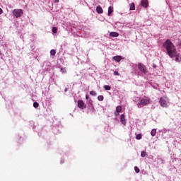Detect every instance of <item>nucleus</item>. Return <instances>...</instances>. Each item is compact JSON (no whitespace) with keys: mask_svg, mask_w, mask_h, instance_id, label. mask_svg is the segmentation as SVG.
Listing matches in <instances>:
<instances>
[{"mask_svg":"<svg viewBox=\"0 0 181 181\" xmlns=\"http://www.w3.org/2000/svg\"><path fill=\"white\" fill-rule=\"evenodd\" d=\"M78 107L81 110H86L87 105H86L83 100H78Z\"/></svg>","mask_w":181,"mask_h":181,"instance_id":"6","label":"nucleus"},{"mask_svg":"<svg viewBox=\"0 0 181 181\" xmlns=\"http://www.w3.org/2000/svg\"><path fill=\"white\" fill-rule=\"evenodd\" d=\"M141 158H145V156H146V152L142 151L141 153Z\"/></svg>","mask_w":181,"mask_h":181,"instance_id":"19","label":"nucleus"},{"mask_svg":"<svg viewBox=\"0 0 181 181\" xmlns=\"http://www.w3.org/2000/svg\"><path fill=\"white\" fill-rule=\"evenodd\" d=\"M50 54H51V56H55L56 55V50L52 49L50 51Z\"/></svg>","mask_w":181,"mask_h":181,"instance_id":"18","label":"nucleus"},{"mask_svg":"<svg viewBox=\"0 0 181 181\" xmlns=\"http://www.w3.org/2000/svg\"><path fill=\"white\" fill-rule=\"evenodd\" d=\"M134 170L136 173H139V168H138L137 166L134 167Z\"/></svg>","mask_w":181,"mask_h":181,"instance_id":"23","label":"nucleus"},{"mask_svg":"<svg viewBox=\"0 0 181 181\" xmlns=\"http://www.w3.org/2000/svg\"><path fill=\"white\" fill-rule=\"evenodd\" d=\"M90 95L95 96V95H97V93H95V91L91 90V91L90 92Z\"/></svg>","mask_w":181,"mask_h":181,"instance_id":"20","label":"nucleus"},{"mask_svg":"<svg viewBox=\"0 0 181 181\" xmlns=\"http://www.w3.org/2000/svg\"><path fill=\"white\" fill-rule=\"evenodd\" d=\"M96 12H98V13H103V8L101 6H97Z\"/></svg>","mask_w":181,"mask_h":181,"instance_id":"12","label":"nucleus"},{"mask_svg":"<svg viewBox=\"0 0 181 181\" xmlns=\"http://www.w3.org/2000/svg\"><path fill=\"white\" fill-rule=\"evenodd\" d=\"M116 111L117 112H121V111H122V107H121V106H117V107H116Z\"/></svg>","mask_w":181,"mask_h":181,"instance_id":"16","label":"nucleus"},{"mask_svg":"<svg viewBox=\"0 0 181 181\" xmlns=\"http://www.w3.org/2000/svg\"><path fill=\"white\" fill-rule=\"evenodd\" d=\"M110 36L111 37H118L119 36V34L117 32H111L110 33Z\"/></svg>","mask_w":181,"mask_h":181,"instance_id":"10","label":"nucleus"},{"mask_svg":"<svg viewBox=\"0 0 181 181\" xmlns=\"http://www.w3.org/2000/svg\"><path fill=\"white\" fill-rule=\"evenodd\" d=\"M33 107L34 108H37V107H39V103L37 102H35L33 103Z\"/></svg>","mask_w":181,"mask_h":181,"instance_id":"21","label":"nucleus"},{"mask_svg":"<svg viewBox=\"0 0 181 181\" xmlns=\"http://www.w3.org/2000/svg\"><path fill=\"white\" fill-rule=\"evenodd\" d=\"M13 15L16 18H21L23 15V9H14L13 11Z\"/></svg>","mask_w":181,"mask_h":181,"instance_id":"4","label":"nucleus"},{"mask_svg":"<svg viewBox=\"0 0 181 181\" xmlns=\"http://www.w3.org/2000/svg\"><path fill=\"white\" fill-rule=\"evenodd\" d=\"M98 101H104V96L103 95H99L98 96Z\"/></svg>","mask_w":181,"mask_h":181,"instance_id":"17","label":"nucleus"},{"mask_svg":"<svg viewBox=\"0 0 181 181\" xmlns=\"http://www.w3.org/2000/svg\"><path fill=\"white\" fill-rule=\"evenodd\" d=\"M112 12H114V7L109 6V8H108V16H110L111 13H112Z\"/></svg>","mask_w":181,"mask_h":181,"instance_id":"11","label":"nucleus"},{"mask_svg":"<svg viewBox=\"0 0 181 181\" xmlns=\"http://www.w3.org/2000/svg\"><path fill=\"white\" fill-rule=\"evenodd\" d=\"M52 33H57V28L53 27V28H52Z\"/></svg>","mask_w":181,"mask_h":181,"instance_id":"22","label":"nucleus"},{"mask_svg":"<svg viewBox=\"0 0 181 181\" xmlns=\"http://www.w3.org/2000/svg\"><path fill=\"white\" fill-rule=\"evenodd\" d=\"M122 56H115L113 57V60H115V62H117V63H119L122 60Z\"/></svg>","mask_w":181,"mask_h":181,"instance_id":"8","label":"nucleus"},{"mask_svg":"<svg viewBox=\"0 0 181 181\" xmlns=\"http://www.w3.org/2000/svg\"><path fill=\"white\" fill-rule=\"evenodd\" d=\"M136 139H142V135L138 134V135L136 136Z\"/></svg>","mask_w":181,"mask_h":181,"instance_id":"24","label":"nucleus"},{"mask_svg":"<svg viewBox=\"0 0 181 181\" xmlns=\"http://www.w3.org/2000/svg\"><path fill=\"white\" fill-rule=\"evenodd\" d=\"M114 76H119V73L117 71H115Z\"/></svg>","mask_w":181,"mask_h":181,"instance_id":"25","label":"nucleus"},{"mask_svg":"<svg viewBox=\"0 0 181 181\" xmlns=\"http://www.w3.org/2000/svg\"><path fill=\"white\" fill-rule=\"evenodd\" d=\"M141 4L143 8H148V6H149V3L148 2V0H141Z\"/></svg>","mask_w":181,"mask_h":181,"instance_id":"7","label":"nucleus"},{"mask_svg":"<svg viewBox=\"0 0 181 181\" xmlns=\"http://www.w3.org/2000/svg\"><path fill=\"white\" fill-rule=\"evenodd\" d=\"M62 73H66V69H61Z\"/></svg>","mask_w":181,"mask_h":181,"instance_id":"27","label":"nucleus"},{"mask_svg":"<svg viewBox=\"0 0 181 181\" xmlns=\"http://www.w3.org/2000/svg\"><path fill=\"white\" fill-rule=\"evenodd\" d=\"M67 90H68V89H67V88H65V90H64V91H65V92H66V91H67Z\"/></svg>","mask_w":181,"mask_h":181,"instance_id":"31","label":"nucleus"},{"mask_svg":"<svg viewBox=\"0 0 181 181\" xmlns=\"http://www.w3.org/2000/svg\"><path fill=\"white\" fill-rule=\"evenodd\" d=\"M103 88H104L105 90H111V86H108V85H105V86H103Z\"/></svg>","mask_w":181,"mask_h":181,"instance_id":"15","label":"nucleus"},{"mask_svg":"<svg viewBox=\"0 0 181 181\" xmlns=\"http://www.w3.org/2000/svg\"><path fill=\"white\" fill-rule=\"evenodd\" d=\"M160 105L161 107H163L164 108H168V105H169V98L166 96H163L160 98L159 100Z\"/></svg>","mask_w":181,"mask_h":181,"instance_id":"2","label":"nucleus"},{"mask_svg":"<svg viewBox=\"0 0 181 181\" xmlns=\"http://www.w3.org/2000/svg\"><path fill=\"white\" fill-rule=\"evenodd\" d=\"M163 47L166 49L167 54H168V56H170L171 58L175 57V61L178 62L181 61V57L177 55L176 48L170 40H167L163 43Z\"/></svg>","mask_w":181,"mask_h":181,"instance_id":"1","label":"nucleus"},{"mask_svg":"<svg viewBox=\"0 0 181 181\" xmlns=\"http://www.w3.org/2000/svg\"><path fill=\"white\" fill-rule=\"evenodd\" d=\"M4 11L2 10V8H0V15H2Z\"/></svg>","mask_w":181,"mask_h":181,"instance_id":"28","label":"nucleus"},{"mask_svg":"<svg viewBox=\"0 0 181 181\" xmlns=\"http://www.w3.org/2000/svg\"><path fill=\"white\" fill-rule=\"evenodd\" d=\"M151 136H155V135H156V129H153L151 130Z\"/></svg>","mask_w":181,"mask_h":181,"instance_id":"13","label":"nucleus"},{"mask_svg":"<svg viewBox=\"0 0 181 181\" xmlns=\"http://www.w3.org/2000/svg\"><path fill=\"white\" fill-rule=\"evenodd\" d=\"M138 69L139 70H140V71H141V73H144V74L148 73V69H146V66L143 64L139 63Z\"/></svg>","mask_w":181,"mask_h":181,"instance_id":"5","label":"nucleus"},{"mask_svg":"<svg viewBox=\"0 0 181 181\" xmlns=\"http://www.w3.org/2000/svg\"><path fill=\"white\" fill-rule=\"evenodd\" d=\"M130 11H135V4H130Z\"/></svg>","mask_w":181,"mask_h":181,"instance_id":"14","label":"nucleus"},{"mask_svg":"<svg viewBox=\"0 0 181 181\" xmlns=\"http://www.w3.org/2000/svg\"><path fill=\"white\" fill-rule=\"evenodd\" d=\"M54 2H55V4H57L59 2V0H54Z\"/></svg>","mask_w":181,"mask_h":181,"instance_id":"30","label":"nucleus"},{"mask_svg":"<svg viewBox=\"0 0 181 181\" xmlns=\"http://www.w3.org/2000/svg\"><path fill=\"white\" fill-rule=\"evenodd\" d=\"M120 122H122V125H126L127 120H125V115H121Z\"/></svg>","mask_w":181,"mask_h":181,"instance_id":"9","label":"nucleus"},{"mask_svg":"<svg viewBox=\"0 0 181 181\" xmlns=\"http://www.w3.org/2000/svg\"><path fill=\"white\" fill-rule=\"evenodd\" d=\"M151 103V99L149 98H144L141 99L140 102L137 104L138 108H141V107H145V105H148Z\"/></svg>","mask_w":181,"mask_h":181,"instance_id":"3","label":"nucleus"},{"mask_svg":"<svg viewBox=\"0 0 181 181\" xmlns=\"http://www.w3.org/2000/svg\"><path fill=\"white\" fill-rule=\"evenodd\" d=\"M115 115L116 117H118V115H119V112H117V111L115 112Z\"/></svg>","mask_w":181,"mask_h":181,"instance_id":"26","label":"nucleus"},{"mask_svg":"<svg viewBox=\"0 0 181 181\" xmlns=\"http://www.w3.org/2000/svg\"><path fill=\"white\" fill-rule=\"evenodd\" d=\"M86 100H88V98H90V97L88 96V95H86Z\"/></svg>","mask_w":181,"mask_h":181,"instance_id":"29","label":"nucleus"}]
</instances>
